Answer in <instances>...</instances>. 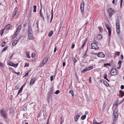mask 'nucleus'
Returning a JSON list of instances; mask_svg holds the SVG:
<instances>
[{"label":"nucleus","mask_w":124,"mask_h":124,"mask_svg":"<svg viewBox=\"0 0 124 124\" xmlns=\"http://www.w3.org/2000/svg\"><path fill=\"white\" fill-rule=\"evenodd\" d=\"M117 108H115L113 111V121L112 123V124H115V121H116L118 115V113L117 112Z\"/></svg>","instance_id":"obj_1"},{"label":"nucleus","mask_w":124,"mask_h":124,"mask_svg":"<svg viewBox=\"0 0 124 124\" xmlns=\"http://www.w3.org/2000/svg\"><path fill=\"white\" fill-rule=\"evenodd\" d=\"M18 8L17 7H16L15 8L13 13L12 16V18H13L15 16V17L17 18L19 15V14L18 12Z\"/></svg>","instance_id":"obj_2"},{"label":"nucleus","mask_w":124,"mask_h":124,"mask_svg":"<svg viewBox=\"0 0 124 124\" xmlns=\"http://www.w3.org/2000/svg\"><path fill=\"white\" fill-rule=\"evenodd\" d=\"M0 114L1 116L4 118H7V115L4 109H2L0 110Z\"/></svg>","instance_id":"obj_3"},{"label":"nucleus","mask_w":124,"mask_h":124,"mask_svg":"<svg viewBox=\"0 0 124 124\" xmlns=\"http://www.w3.org/2000/svg\"><path fill=\"white\" fill-rule=\"evenodd\" d=\"M119 21L117 20L116 21V31L117 33L118 34H119L120 33V26L119 24Z\"/></svg>","instance_id":"obj_4"},{"label":"nucleus","mask_w":124,"mask_h":124,"mask_svg":"<svg viewBox=\"0 0 124 124\" xmlns=\"http://www.w3.org/2000/svg\"><path fill=\"white\" fill-rule=\"evenodd\" d=\"M107 11L109 13V16L110 17H111L112 15L115 13L114 10L111 8L108 9Z\"/></svg>","instance_id":"obj_5"},{"label":"nucleus","mask_w":124,"mask_h":124,"mask_svg":"<svg viewBox=\"0 0 124 124\" xmlns=\"http://www.w3.org/2000/svg\"><path fill=\"white\" fill-rule=\"evenodd\" d=\"M117 73V70L114 69H112L111 70V74L112 76H115L116 75Z\"/></svg>","instance_id":"obj_6"},{"label":"nucleus","mask_w":124,"mask_h":124,"mask_svg":"<svg viewBox=\"0 0 124 124\" xmlns=\"http://www.w3.org/2000/svg\"><path fill=\"white\" fill-rule=\"evenodd\" d=\"M92 48L94 49H97L99 47L96 43H92L91 45Z\"/></svg>","instance_id":"obj_7"},{"label":"nucleus","mask_w":124,"mask_h":124,"mask_svg":"<svg viewBox=\"0 0 124 124\" xmlns=\"http://www.w3.org/2000/svg\"><path fill=\"white\" fill-rule=\"evenodd\" d=\"M48 56H47L43 59L42 63V65H44L46 63L47 61L48 60Z\"/></svg>","instance_id":"obj_8"},{"label":"nucleus","mask_w":124,"mask_h":124,"mask_svg":"<svg viewBox=\"0 0 124 124\" xmlns=\"http://www.w3.org/2000/svg\"><path fill=\"white\" fill-rule=\"evenodd\" d=\"M106 27L108 31V36L109 37L110 36L111 33V29L110 28L109 26L108 25L106 24Z\"/></svg>","instance_id":"obj_9"},{"label":"nucleus","mask_w":124,"mask_h":124,"mask_svg":"<svg viewBox=\"0 0 124 124\" xmlns=\"http://www.w3.org/2000/svg\"><path fill=\"white\" fill-rule=\"evenodd\" d=\"M84 7V2H82L81 3L80 6V8L81 12L82 13L83 12V10Z\"/></svg>","instance_id":"obj_10"},{"label":"nucleus","mask_w":124,"mask_h":124,"mask_svg":"<svg viewBox=\"0 0 124 124\" xmlns=\"http://www.w3.org/2000/svg\"><path fill=\"white\" fill-rule=\"evenodd\" d=\"M97 56L98 57H104L105 55L102 52H100L98 54Z\"/></svg>","instance_id":"obj_11"},{"label":"nucleus","mask_w":124,"mask_h":124,"mask_svg":"<svg viewBox=\"0 0 124 124\" xmlns=\"http://www.w3.org/2000/svg\"><path fill=\"white\" fill-rule=\"evenodd\" d=\"M33 36L31 33L28 34V39L29 40H31L33 38Z\"/></svg>","instance_id":"obj_12"},{"label":"nucleus","mask_w":124,"mask_h":124,"mask_svg":"<svg viewBox=\"0 0 124 124\" xmlns=\"http://www.w3.org/2000/svg\"><path fill=\"white\" fill-rule=\"evenodd\" d=\"M86 41H83V45L81 46V47H80V48H79V50L80 51V49L83 48L84 47L85 45L86 44Z\"/></svg>","instance_id":"obj_13"},{"label":"nucleus","mask_w":124,"mask_h":124,"mask_svg":"<svg viewBox=\"0 0 124 124\" xmlns=\"http://www.w3.org/2000/svg\"><path fill=\"white\" fill-rule=\"evenodd\" d=\"M35 80L36 79L35 78H32L31 80V81L30 82V84H33L35 81Z\"/></svg>","instance_id":"obj_14"},{"label":"nucleus","mask_w":124,"mask_h":124,"mask_svg":"<svg viewBox=\"0 0 124 124\" xmlns=\"http://www.w3.org/2000/svg\"><path fill=\"white\" fill-rule=\"evenodd\" d=\"M47 94V97H48V98L49 99H51L52 98V93H50L48 92Z\"/></svg>","instance_id":"obj_15"},{"label":"nucleus","mask_w":124,"mask_h":124,"mask_svg":"<svg viewBox=\"0 0 124 124\" xmlns=\"http://www.w3.org/2000/svg\"><path fill=\"white\" fill-rule=\"evenodd\" d=\"M18 40H14L12 43V45L13 46H15L17 43Z\"/></svg>","instance_id":"obj_16"},{"label":"nucleus","mask_w":124,"mask_h":124,"mask_svg":"<svg viewBox=\"0 0 124 124\" xmlns=\"http://www.w3.org/2000/svg\"><path fill=\"white\" fill-rule=\"evenodd\" d=\"M80 117V116L79 115H77L75 116L74 118L75 121L76 122H77V121L78 119Z\"/></svg>","instance_id":"obj_17"},{"label":"nucleus","mask_w":124,"mask_h":124,"mask_svg":"<svg viewBox=\"0 0 124 124\" xmlns=\"http://www.w3.org/2000/svg\"><path fill=\"white\" fill-rule=\"evenodd\" d=\"M103 84L106 86L108 87L109 86V84L107 81L105 80L103 82Z\"/></svg>","instance_id":"obj_18"},{"label":"nucleus","mask_w":124,"mask_h":124,"mask_svg":"<svg viewBox=\"0 0 124 124\" xmlns=\"http://www.w3.org/2000/svg\"><path fill=\"white\" fill-rule=\"evenodd\" d=\"M41 10H42V8H41L40 9V16L42 18V19H44V17L43 16V15L42 13H41Z\"/></svg>","instance_id":"obj_19"},{"label":"nucleus","mask_w":124,"mask_h":124,"mask_svg":"<svg viewBox=\"0 0 124 124\" xmlns=\"http://www.w3.org/2000/svg\"><path fill=\"white\" fill-rule=\"evenodd\" d=\"M28 33H32V31L31 28L29 27L28 29Z\"/></svg>","instance_id":"obj_20"},{"label":"nucleus","mask_w":124,"mask_h":124,"mask_svg":"<svg viewBox=\"0 0 124 124\" xmlns=\"http://www.w3.org/2000/svg\"><path fill=\"white\" fill-rule=\"evenodd\" d=\"M21 25H19L17 28L16 30L17 31H18L19 32L21 30Z\"/></svg>","instance_id":"obj_21"},{"label":"nucleus","mask_w":124,"mask_h":124,"mask_svg":"<svg viewBox=\"0 0 124 124\" xmlns=\"http://www.w3.org/2000/svg\"><path fill=\"white\" fill-rule=\"evenodd\" d=\"M119 93L121 94L120 96L121 97H122L124 95V92H123V91L121 90L119 91Z\"/></svg>","instance_id":"obj_22"},{"label":"nucleus","mask_w":124,"mask_h":124,"mask_svg":"<svg viewBox=\"0 0 124 124\" xmlns=\"http://www.w3.org/2000/svg\"><path fill=\"white\" fill-rule=\"evenodd\" d=\"M87 51H85L84 54V55L83 56V58H85L87 56H88V55L87 54Z\"/></svg>","instance_id":"obj_23"},{"label":"nucleus","mask_w":124,"mask_h":124,"mask_svg":"<svg viewBox=\"0 0 124 124\" xmlns=\"http://www.w3.org/2000/svg\"><path fill=\"white\" fill-rule=\"evenodd\" d=\"M102 36L99 34H98L97 36V38H98V39H101L102 38Z\"/></svg>","instance_id":"obj_24"},{"label":"nucleus","mask_w":124,"mask_h":124,"mask_svg":"<svg viewBox=\"0 0 124 124\" xmlns=\"http://www.w3.org/2000/svg\"><path fill=\"white\" fill-rule=\"evenodd\" d=\"M34 9L33 10V12H36V11L37 6L36 5H34L33 6Z\"/></svg>","instance_id":"obj_25"},{"label":"nucleus","mask_w":124,"mask_h":124,"mask_svg":"<svg viewBox=\"0 0 124 124\" xmlns=\"http://www.w3.org/2000/svg\"><path fill=\"white\" fill-rule=\"evenodd\" d=\"M53 32L52 31H50L48 34V36H49V37H51L52 36V34H53Z\"/></svg>","instance_id":"obj_26"},{"label":"nucleus","mask_w":124,"mask_h":124,"mask_svg":"<svg viewBox=\"0 0 124 124\" xmlns=\"http://www.w3.org/2000/svg\"><path fill=\"white\" fill-rule=\"evenodd\" d=\"M19 32H18V31H17L16 30V32H15V34L13 36V37L14 38H15L16 36H17L18 33H19Z\"/></svg>","instance_id":"obj_27"},{"label":"nucleus","mask_w":124,"mask_h":124,"mask_svg":"<svg viewBox=\"0 0 124 124\" xmlns=\"http://www.w3.org/2000/svg\"><path fill=\"white\" fill-rule=\"evenodd\" d=\"M11 27V25L8 24L6 25L5 26V28L6 29H8L9 28H10Z\"/></svg>","instance_id":"obj_28"},{"label":"nucleus","mask_w":124,"mask_h":124,"mask_svg":"<svg viewBox=\"0 0 124 124\" xmlns=\"http://www.w3.org/2000/svg\"><path fill=\"white\" fill-rule=\"evenodd\" d=\"M53 8H52L51 11V20L50 21V23L51 22L53 18Z\"/></svg>","instance_id":"obj_29"},{"label":"nucleus","mask_w":124,"mask_h":124,"mask_svg":"<svg viewBox=\"0 0 124 124\" xmlns=\"http://www.w3.org/2000/svg\"><path fill=\"white\" fill-rule=\"evenodd\" d=\"M26 54L27 57L28 58H30V56L29 55L30 53L28 52H27L26 53Z\"/></svg>","instance_id":"obj_30"},{"label":"nucleus","mask_w":124,"mask_h":124,"mask_svg":"<svg viewBox=\"0 0 124 124\" xmlns=\"http://www.w3.org/2000/svg\"><path fill=\"white\" fill-rule=\"evenodd\" d=\"M93 68V67L92 66H90V67H88V68H87V69L88 71L89 70H91Z\"/></svg>","instance_id":"obj_31"},{"label":"nucleus","mask_w":124,"mask_h":124,"mask_svg":"<svg viewBox=\"0 0 124 124\" xmlns=\"http://www.w3.org/2000/svg\"><path fill=\"white\" fill-rule=\"evenodd\" d=\"M69 93H70L72 96H74V94H73V90H70L69 91Z\"/></svg>","instance_id":"obj_32"},{"label":"nucleus","mask_w":124,"mask_h":124,"mask_svg":"<svg viewBox=\"0 0 124 124\" xmlns=\"http://www.w3.org/2000/svg\"><path fill=\"white\" fill-rule=\"evenodd\" d=\"M87 69V68H85V69H84L83 70L81 71V72L82 73H84L85 72L88 71Z\"/></svg>","instance_id":"obj_33"},{"label":"nucleus","mask_w":124,"mask_h":124,"mask_svg":"<svg viewBox=\"0 0 124 124\" xmlns=\"http://www.w3.org/2000/svg\"><path fill=\"white\" fill-rule=\"evenodd\" d=\"M86 116L85 115H84L81 116V119L82 120H84L86 117Z\"/></svg>","instance_id":"obj_34"},{"label":"nucleus","mask_w":124,"mask_h":124,"mask_svg":"<svg viewBox=\"0 0 124 124\" xmlns=\"http://www.w3.org/2000/svg\"><path fill=\"white\" fill-rule=\"evenodd\" d=\"M8 46H6L3 49V50L2 51V52H3L5 51L8 48Z\"/></svg>","instance_id":"obj_35"},{"label":"nucleus","mask_w":124,"mask_h":124,"mask_svg":"<svg viewBox=\"0 0 124 124\" xmlns=\"http://www.w3.org/2000/svg\"><path fill=\"white\" fill-rule=\"evenodd\" d=\"M23 88L22 87H21L20 89L19 90L18 92V94L19 93H21L22 91Z\"/></svg>","instance_id":"obj_36"},{"label":"nucleus","mask_w":124,"mask_h":124,"mask_svg":"<svg viewBox=\"0 0 124 124\" xmlns=\"http://www.w3.org/2000/svg\"><path fill=\"white\" fill-rule=\"evenodd\" d=\"M107 75L106 73H105L104 75V78L106 79H107Z\"/></svg>","instance_id":"obj_37"},{"label":"nucleus","mask_w":124,"mask_h":124,"mask_svg":"<svg viewBox=\"0 0 124 124\" xmlns=\"http://www.w3.org/2000/svg\"><path fill=\"white\" fill-rule=\"evenodd\" d=\"M6 44V42L5 41H3L2 43V44L1 45V46L2 47H4V46Z\"/></svg>","instance_id":"obj_38"},{"label":"nucleus","mask_w":124,"mask_h":124,"mask_svg":"<svg viewBox=\"0 0 124 124\" xmlns=\"http://www.w3.org/2000/svg\"><path fill=\"white\" fill-rule=\"evenodd\" d=\"M60 119L61 120V122L60 124H62L63 122V119H62V117H60Z\"/></svg>","instance_id":"obj_39"},{"label":"nucleus","mask_w":124,"mask_h":124,"mask_svg":"<svg viewBox=\"0 0 124 124\" xmlns=\"http://www.w3.org/2000/svg\"><path fill=\"white\" fill-rule=\"evenodd\" d=\"M18 64V63L16 64H15L14 63L13 65V66L15 68H16Z\"/></svg>","instance_id":"obj_40"},{"label":"nucleus","mask_w":124,"mask_h":124,"mask_svg":"<svg viewBox=\"0 0 124 124\" xmlns=\"http://www.w3.org/2000/svg\"><path fill=\"white\" fill-rule=\"evenodd\" d=\"M73 61L74 63L75 64L77 61V60L75 57H74L73 58Z\"/></svg>","instance_id":"obj_41"},{"label":"nucleus","mask_w":124,"mask_h":124,"mask_svg":"<svg viewBox=\"0 0 124 124\" xmlns=\"http://www.w3.org/2000/svg\"><path fill=\"white\" fill-rule=\"evenodd\" d=\"M35 55V54L34 53H32V54L31 57L32 58H34Z\"/></svg>","instance_id":"obj_42"},{"label":"nucleus","mask_w":124,"mask_h":124,"mask_svg":"<svg viewBox=\"0 0 124 124\" xmlns=\"http://www.w3.org/2000/svg\"><path fill=\"white\" fill-rule=\"evenodd\" d=\"M122 61H119L118 62V64L120 66H121V65Z\"/></svg>","instance_id":"obj_43"},{"label":"nucleus","mask_w":124,"mask_h":124,"mask_svg":"<svg viewBox=\"0 0 124 124\" xmlns=\"http://www.w3.org/2000/svg\"><path fill=\"white\" fill-rule=\"evenodd\" d=\"M60 92V91L59 90H57L54 93L56 94H58Z\"/></svg>","instance_id":"obj_44"},{"label":"nucleus","mask_w":124,"mask_h":124,"mask_svg":"<svg viewBox=\"0 0 124 124\" xmlns=\"http://www.w3.org/2000/svg\"><path fill=\"white\" fill-rule=\"evenodd\" d=\"M13 64L14 63L11 62H10L9 63V65L12 66L13 65Z\"/></svg>","instance_id":"obj_45"},{"label":"nucleus","mask_w":124,"mask_h":124,"mask_svg":"<svg viewBox=\"0 0 124 124\" xmlns=\"http://www.w3.org/2000/svg\"><path fill=\"white\" fill-rule=\"evenodd\" d=\"M46 16L47 19L48 21V19H49V16H48V13H46Z\"/></svg>","instance_id":"obj_46"},{"label":"nucleus","mask_w":124,"mask_h":124,"mask_svg":"<svg viewBox=\"0 0 124 124\" xmlns=\"http://www.w3.org/2000/svg\"><path fill=\"white\" fill-rule=\"evenodd\" d=\"M53 77H54L53 76H51L50 78V80L51 81H52V80L53 79Z\"/></svg>","instance_id":"obj_47"},{"label":"nucleus","mask_w":124,"mask_h":124,"mask_svg":"<svg viewBox=\"0 0 124 124\" xmlns=\"http://www.w3.org/2000/svg\"><path fill=\"white\" fill-rule=\"evenodd\" d=\"M36 25H37V27L38 28H39V21H37L36 22Z\"/></svg>","instance_id":"obj_48"},{"label":"nucleus","mask_w":124,"mask_h":124,"mask_svg":"<svg viewBox=\"0 0 124 124\" xmlns=\"http://www.w3.org/2000/svg\"><path fill=\"white\" fill-rule=\"evenodd\" d=\"M29 66V64L28 63H26L24 65V67H28Z\"/></svg>","instance_id":"obj_49"},{"label":"nucleus","mask_w":124,"mask_h":124,"mask_svg":"<svg viewBox=\"0 0 124 124\" xmlns=\"http://www.w3.org/2000/svg\"><path fill=\"white\" fill-rule=\"evenodd\" d=\"M120 88L121 89H123L124 88V86L123 85H121V86Z\"/></svg>","instance_id":"obj_50"},{"label":"nucleus","mask_w":124,"mask_h":124,"mask_svg":"<svg viewBox=\"0 0 124 124\" xmlns=\"http://www.w3.org/2000/svg\"><path fill=\"white\" fill-rule=\"evenodd\" d=\"M3 66V64L2 63L0 62V67H2Z\"/></svg>","instance_id":"obj_51"},{"label":"nucleus","mask_w":124,"mask_h":124,"mask_svg":"<svg viewBox=\"0 0 124 124\" xmlns=\"http://www.w3.org/2000/svg\"><path fill=\"white\" fill-rule=\"evenodd\" d=\"M120 53L119 52H117L116 53V55L115 56H116L117 55H119Z\"/></svg>","instance_id":"obj_52"},{"label":"nucleus","mask_w":124,"mask_h":124,"mask_svg":"<svg viewBox=\"0 0 124 124\" xmlns=\"http://www.w3.org/2000/svg\"><path fill=\"white\" fill-rule=\"evenodd\" d=\"M75 45L74 44H72V45L71 47V48L72 49H73Z\"/></svg>","instance_id":"obj_53"},{"label":"nucleus","mask_w":124,"mask_h":124,"mask_svg":"<svg viewBox=\"0 0 124 124\" xmlns=\"http://www.w3.org/2000/svg\"><path fill=\"white\" fill-rule=\"evenodd\" d=\"M109 63H105L104 64V65L105 67H106L107 65H109Z\"/></svg>","instance_id":"obj_54"},{"label":"nucleus","mask_w":124,"mask_h":124,"mask_svg":"<svg viewBox=\"0 0 124 124\" xmlns=\"http://www.w3.org/2000/svg\"><path fill=\"white\" fill-rule=\"evenodd\" d=\"M4 31V30H2L1 31V32L0 33V34H1V36H2V34H3V31Z\"/></svg>","instance_id":"obj_55"},{"label":"nucleus","mask_w":124,"mask_h":124,"mask_svg":"<svg viewBox=\"0 0 124 124\" xmlns=\"http://www.w3.org/2000/svg\"><path fill=\"white\" fill-rule=\"evenodd\" d=\"M101 123H99L97 122H93V124H100Z\"/></svg>","instance_id":"obj_56"},{"label":"nucleus","mask_w":124,"mask_h":124,"mask_svg":"<svg viewBox=\"0 0 124 124\" xmlns=\"http://www.w3.org/2000/svg\"><path fill=\"white\" fill-rule=\"evenodd\" d=\"M121 59L122 60H123V56L122 54H121L120 56Z\"/></svg>","instance_id":"obj_57"},{"label":"nucleus","mask_w":124,"mask_h":124,"mask_svg":"<svg viewBox=\"0 0 124 124\" xmlns=\"http://www.w3.org/2000/svg\"><path fill=\"white\" fill-rule=\"evenodd\" d=\"M29 73V72H27L24 75V76H27L28 75V74Z\"/></svg>","instance_id":"obj_58"},{"label":"nucleus","mask_w":124,"mask_h":124,"mask_svg":"<svg viewBox=\"0 0 124 124\" xmlns=\"http://www.w3.org/2000/svg\"><path fill=\"white\" fill-rule=\"evenodd\" d=\"M89 82L91 83V77H90L89 78Z\"/></svg>","instance_id":"obj_59"},{"label":"nucleus","mask_w":124,"mask_h":124,"mask_svg":"<svg viewBox=\"0 0 124 124\" xmlns=\"http://www.w3.org/2000/svg\"><path fill=\"white\" fill-rule=\"evenodd\" d=\"M98 29L100 31H101V27H99Z\"/></svg>","instance_id":"obj_60"},{"label":"nucleus","mask_w":124,"mask_h":124,"mask_svg":"<svg viewBox=\"0 0 124 124\" xmlns=\"http://www.w3.org/2000/svg\"><path fill=\"white\" fill-rule=\"evenodd\" d=\"M96 41L94 39V40L93 41V43H96Z\"/></svg>","instance_id":"obj_61"},{"label":"nucleus","mask_w":124,"mask_h":124,"mask_svg":"<svg viewBox=\"0 0 124 124\" xmlns=\"http://www.w3.org/2000/svg\"><path fill=\"white\" fill-rule=\"evenodd\" d=\"M56 47H55L54 48V53H55L56 52Z\"/></svg>","instance_id":"obj_62"},{"label":"nucleus","mask_w":124,"mask_h":124,"mask_svg":"<svg viewBox=\"0 0 124 124\" xmlns=\"http://www.w3.org/2000/svg\"><path fill=\"white\" fill-rule=\"evenodd\" d=\"M53 90V88H51L50 89V91L51 92V93H52V91Z\"/></svg>","instance_id":"obj_63"},{"label":"nucleus","mask_w":124,"mask_h":124,"mask_svg":"<svg viewBox=\"0 0 124 124\" xmlns=\"http://www.w3.org/2000/svg\"><path fill=\"white\" fill-rule=\"evenodd\" d=\"M65 65H66L65 63V62H63V66L64 67Z\"/></svg>","instance_id":"obj_64"}]
</instances>
